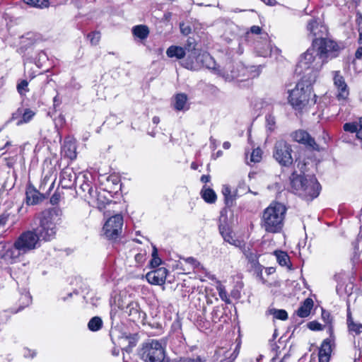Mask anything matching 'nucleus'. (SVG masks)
<instances>
[{
    "label": "nucleus",
    "mask_w": 362,
    "mask_h": 362,
    "mask_svg": "<svg viewBox=\"0 0 362 362\" xmlns=\"http://www.w3.org/2000/svg\"><path fill=\"white\" fill-rule=\"evenodd\" d=\"M315 82V76H303L295 88L288 90V103L296 110L301 111L310 104H315L316 95L313 94V84Z\"/></svg>",
    "instance_id": "1"
},
{
    "label": "nucleus",
    "mask_w": 362,
    "mask_h": 362,
    "mask_svg": "<svg viewBox=\"0 0 362 362\" xmlns=\"http://www.w3.org/2000/svg\"><path fill=\"white\" fill-rule=\"evenodd\" d=\"M62 211L57 207L45 210L37 216L39 226L34 228L39 240L50 241L57 233V226L62 222Z\"/></svg>",
    "instance_id": "2"
},
{
    "label": "nucleus",
    "mask_w": 362,
    "mask_h": 362,
    "mask_svg": "<svg viewBox=\"0 0 362 362\" xmlns=\"http://www.w3.org/2000/svg\"><path fill=\"white\" fill-rule=\"evenodd\" d=\"M290 191L306 201L317 197L321 186L314 175H302L293 172L290 177Z\"/></svg>",
    "instance_id": "3"
},
{
    "label": "nucleus",
    "mask_w": 362,
    "mask_h": 362,
    "mask_svg": "<svg viewBox=\"0 0 362 362\" xmlns=\"http://www.w3.org/2000/svg\"><path fill=\"white\" fill-rule=\"evenodd\" d=\"M286 213V206L279 202H273L267 207L262 215V226L268 233H278L284 226Z\"/></svg>",
    "instance_id": "4"
},
{
    "label": "nucleus",
    "mask_w": 362,
    "mask_h": 362,
    "mask_svg": "<svg viewBox=\"0 0 362 362\" xmlns=\"http://www.w3.org/2000/svg\"><path fill=\"white\" fill-rule=\"evenodd\" d=\"M325 64V62L312 43L311 47L301 54L297 70L300 69L299 73H304V76L307 77L315 76V81H316L318 73Z\"/></svg>",
    "instance_id": "5"
},
{
    "label": "nucleus",
    "mask_w": 362,
    "mask_h": 362,
    "mask_svg": "<svg viewBox=\"0 0 362 362\" xmlns=\"http://www.w3.org/2000/svg\"><path fill=\"white\" fill-rule=\"evenodd\" d=\"M313 44L325 64L337 58L344 49L343 45L326 37L315 38L313 40Z\"/></svg>",
    "instance_id": "6"
},
{
    "label": "nucleus",
    "mask_w": 362,
    "mask_h": 362,
    "mask_svg": "<svg viewBox=\"0 0 362 362\" xmlns=\"http://www.w3.org/2000/svg\"><path fill=\"white\" fill-rule=\"evenodd\" d=\"M139 355L145 362H163L165 358L164 348L159 341L149 339L143 344Z\"/></svg>",
    "instance_id": "7"
},
{
    "label": "nucleus",
    "mask_w": 362,
    "mask_h": 362,
    "mask_svg": "<svg viewBox=\"0 0 362 362\" xmlns=\"http://www.w3.org/2000/svg\"><path fill=\"white\" fill-rule=\"evenodd\" d=\"M80 182V189L84 193L83 196L88 199V202L98 208L105 206L106 204L104 197H103L100 192L96 189L93 188L92 181L90 180L87 175H80V179L78 180Z\"/></svg>",
    "instance_id": "8"
},
{
    "label": "nucleus",
    "mask_w": 362,
    "mask_h": 362,
    "mask_svg": "<svg viewBox=\"0 0 362 362\" xmlns=\"http://www.w3.org/2000/svg\"><path fill=\"white\" fill-rule=\"evenodd\" d=\"M291 152V146L281 139L275 144L273 156L281 166L288 167L293 162Z\"/></svg>",
    "instance_id": "9"
},
{
    "label": "nucleus",
    "mask_w": 362,
    "mask_h": 362,
    "mask_svg": "<svg viewBox=\"0 0 362 362\" xmlns=\"http://www.w3.org/2000/svg\"><path fill=\"white\" fill-rule=\"evenodd\" d=\"M123 226V217L116 214L109 218L103 226L104 234L107 238L115 240L118 238Z\"/></svg>",
    "instance_id": "10"
},
{
    "label": "nucleus",
    "mask_w": 362,
    "mask_h": 362,
    "mask_svg": "<svg viewBox=\"0 0 362 362\" xmlns=\"http://www.w3.org/2000/svg\"><path fill=\"white\" fill-rule=\"evenodd\" d=\"M28 253L40 247V240L34 230L22 233L15 240Z\"/></svg>",
    "instance_id": "11"
},
{
    "label": "nucleus",
    "mask_w": 362,
    "mask_h": 362,
    "mask_svg": "<svg viewBox=\"0 0 362 362\" xmlns=\"http://www.w3.org/2000/svg\"><path fill=\"white\" fill-rule=\"evenodd\" d=\"M262 42H257L255 43V49L257 54L260 57H267L272 54L278 55L281 50L277 47H272L270 42L268 40L267 33H264L262 37Z\"/></svg>",
    "instance_id": "12"
},
{
    "label": "nucleus",
    "mask_w": 362,
    "mask_h": 362,
    "mask_svg": "<svg viewBox=\"0 0 362 362\" xmlns=\"http://www.w3.org/2000/svg\"><path fill=\"white\" fill-rule=\"evenodd\" d=\"M330 336L325 339L319 349L318 358L319 362H329L332 352V347L334 345V336L332 328L329 327Z\"/></svg>",
    "instance_id": "13"
},
{
    "label": "nucleus",
    "mask_w": 362,
    "mask_h": 362,
    "mask_svg": "<svg viewBox=\"0 0 362 362\" xmlns=\"http://www.w3.org/2000/svg\"><path fill=\"white\" fill-rule=\"evenodd\" d=\"M244 254L248 261L250 269L257 277L262 279L263 267L259 262V255L255 251L245 250Z\"/></svg>",
    "instance_id": "14"
},
{
    "label": "nucleus",
    "mask_w": 362,
    "mask_h": 362,
    "mask_svg": "<svg viewBox=\"0 0 362 362\" xmlns=\"http://www.w3.org/2000/svg\"><path fill=\"white\" fill-rule=\"evenodd\" d=\"M80 179V175L76 176V173L71 168H65L60 173L59 183L62 188H71Z\"/></svg>",
    "instance_id": "15"
},
{
    "label": "nucleus",
    "mask_w": 362,
    "mask_h": 362,
    "mask_svg": "<svg viewBox=\"0 0 362 362\" xmlns=\"http://www.w3.org/2000/svg\"><path fill=\"white\" fill-rule=\"evenodd\" d=\"M334 85L337 88V98L339 100H345L348 98L349 91L348 86L345 82L344 77L340 74L339 71L332 72Z\"/></svg>",
    "instance_id": "16"
},
{
    "label": "nucleus",
    "mask_w": 362,
    "mask_h": 362,
    "mask_svg": "<svg viewBox=\"0 0 362 362\" xmlns=\"http://www.w3.org/2000/svg\"><path fill=\"white\" fill-rule=\"evenodd\" d=\"M185 52H188L187 58L182 62V66L187 69L192 70L195 68L194 59H195L199 54L195 49V43L193 39L189 38L185 45Z\"/></svg>",
    "instance_id": "17"
},
{
    "label": "nucleus",
    "mask_w": 362,
    "mask_h": 362,
    "mask_svg": "<svg viewBox=\"0 0 362 362\" xmlns=\"http://www.w3.org/2000/svg\"><path fill=\"white\" fill-rule=\"evenodd\" d=\"M168 271L165 267H160L148 272L146 275L147 281L153 285H163Z\"/></svg>",
    "instance_id": "18"
},
{
    "label": "nucleus",
    "mask_w": 362,
    "mask_h": 362,
    "mask_svg": "<svg viewBox=\"0 0 362 362\" xmlns=\"http://www.w3.org/2000/svg\"><path fill=\"white\" fill-rule=\"evenodd\" d=\"M219 232L225 242L234 245L237 247L242 248L245 246L243 241L240 240L235 238L233 235V231L227 224L220 223L218 226Z\"/></svg>",
    "instance_id": "19"
},
{
    "label": "nucleus",
    "mask_w": 362,
    "mask_h": 362,
    "mask_svg": "<svg viewBox=\"0 0 362 362\" xmlns=\"http://www.w3.org/2000/svg\"><path fill=\"white\" fill-rule=\"evenodd\" d=\"M25 254V252L16 241L13 244L9 243L8 249L7 251L6 263L14 264L20 262Z\"/></svg>",
    "instance_id": "20"
},
{
    "label": "nucleus",
    "mask_w": 362,
    "mask_h": 362,
    "mask_svg": "<svg viewBox=\"0 0 362 362\" xmlns=\"http://www.w3.org/2000/svg\"><path fill=\"white\" fill-rule=\"evenodd\" d=\"M76 141L75 137H64L62 146V151L64 156L71 160L76 158Z\"/></svg>",
    "instance_id": "21"
},
{
    "label": "nucleus",
    "mask_w": 362,
    "mask_h": 362,
    "mask_svg": "<svg viewBox=\"0 0 362 362\" xmlns=\"http://www.w3.org/2000/svg\"><path fill=\"white\" fill-rule=\"evenodd\" d=\"M238 345L236 346L235 349L233 352L225 347L218 349L215 353V357L216 360H219L220 362H233L238 355Z\"/></svg>",
    "instance_id": "22"
},
{
    "label": "nucleus",
    "mask_w": 362,
    "mask_h": 362,
    "mask_svg": "<svg viewBox=\"0 0 362 362\" xmlns=\"http://www.w3.org/2000/svg\"><path fill=\"white\" fill-rule=\"evenodd\" d=\"M26 203L28 205H35L42 202L46 197L39 192L33 185H28L25 192Z\"/></svg>",
    "instance_id": "23"
},
{
    "label": "nucleus",
    "mask_w": 362,
    "mask_h": 362,
    "mask_svg": "<svg viewBox=\"0 0 362 362\" xmlns=\"http://www.w3.org/2000/svg\"><path fill=\"white\" fill-rule=\"evenodd\" d=\"M308 30L312 34L315 38L324 37L327 34V28L325 26L318 23L317 21L312 19L308 22Z\"/></svg>",
    "instance_id": "24"
},
{
    "label": "nucleus",
    "mask_w": 362,
    "mask_h": 362,
    "mask_svg": "<svg viewBox=\"0 0 362 362\" xmlns=\"http://www.w3.org/2000/svg\"><path fill=\"white\" fill-rule=\"evenodd\" d=\"M343 129L345 132L351 134H356V136H362V117H358L357 119L346 122L344 124Z\"/></svg>",
    "instance_id": "25"
},
{
    "label": "nucleus",
    "mask_w": 362,
    "mask_h": 362,
    "mask_svg": "<svg viewBox=\"0 0 362 362\" xmlns=\"http://www.w3.org/2000/svg\"><path fill=\"white\" fill-rule=\"evenodd\" d=\"M313 307V300L308 298L300 305V306L296 311V315L300 317H306L310 313Z\"/></svg>",
    "instance_id": "26"
},
{
    "label": "nucleus",
    "mask_w": 362,
    "mask_h": 362,
    "mask_svg": "<svg viewBox=\"0 0 362 362\" xmlns=\"http://www.w3.org/2000/svg\"><path fill=\"white\" fill-rule=\"evenodd\" d=\"M166 54L169 58L182 59L185 57L186 52L185 49L182 47L171 45L167 49Z\"/></svg>",
    "instance_id": "27"
},
{
    "label": "nucleus",
    "mask_w": 362,
    "mask_h": 362,
    "mask_svg": "<svg viewBox=\"0 0 362 362\" xmlns=\"http://www.w3.org/2000/svg\"><path fill=\"white\" fill-rule=\"evenodd\" d=\"M196 62L202 63V64L207 69H215V61L212 57L207 52L199 54L195 58Z\"/></svg>",
    "instance_id": "28"
},
{
    "label": "nucleus",
    "mask_w": 362,
    "mask_h": 362,
    "mask_svg": "<svg viewBox=\"0 0 362 362\" xmlns=\"http://www.w3.org/2000/svg\"><path fill=\"white\" fill-rule=\"evenodd\" d=\"M187 96L185 93H178L175 96L173 107L177 111H185L189 109L187 105Z\"/></svg>",
    "instance_id": "29"
},
{
    "label": "nucleus",
    "mask_w": 362,
    "mask_h": 362,
    "mask_svg": "<svg viewBox=\"0 0 362 362\" xmlns=\"http://www.w3.org/2000/svg\"><path fill=\"white\" fill-rule=\"evenodd\" d=\"M274 255L276 258L277 262L282 267H286L289 270H292V264L290 261V257L286 252L276 251Z\"/></svg>",
    "instance_id": "30"
},
{
    "label": "nucleus",
    "mask_w": 362,
    "mask_h": 362,
    "mask_svg": "<svg viewBox=\"0 0 362 362\" xmlns=\"http://www.w3.org/2000/svg\"><path fill=\"white\" fill-rule=\"evenodd\" d=\"M222 194L224 197V202L226 206H231L237 196V192L232 193L230 186L225 185L222 187Z\"/></svg>",
    "instance_id": "31"
},
{
    "label": "nucleus",
    "mask_w": 362,
    "mask_h": 362,
    "mask_svg": "<svg viewBox=\"0 0 362 362\" xmlns=\"http://www.w3.org/2000/svg\"><path fill=\"white\" fill-rule=\"evenodd\" d=\"M200 194L202 198L208 204H214L216 201L217 196L216 192L209 187H204Z\"/></svg>",
    "instance_id": "32"
},
{
    "label": "nucleus",
    "mask_w": 362,
    "mask_h": 362,
    "mask_svg": "<svg viewBox=\"0 0 362 362\" xmlns=\"http://www.w3.org/2000/svg\"><path fill=\"white\" fill-rule=\"evenodd\" d=\"M296 141L300 144H303L309 150H320L313 137H299V139H296Z\"/></svg>",
    "instance_id": "33"
},
{
    "label": "nucleus",
    "mask_w": 362,
    "mask_h": 362,
    "mask_svg": "<svg viewBox=\"0 0 362 362\" xmlns=\"http://www.w3.org/2000/svg\"><path fill=\"white\" fill-rule=\"evenodd\" d=\"M347 325L350 332L354 333L356 335H358L362 333V324L354 322L349 312H348L347 314Z\"/></svg>",
    "instance_id": "34"
},
{
    "label": "nucleus",
    "mask_w": 362,
    "mask_h": 362,
    "mask_svg": "<svg viewBox=\"0 0 362 362\" xmlns=\"http://www.w3.org/2000/svg\"><path fill=\"white\" fill-rule=\"evenodd\" d=\"M132 33L136 37L141 40H144L148 37L149 30L147 26L140 25L134 26L132 29Z\"/></svg>",
    "instance_id": "35"
},
{
    "label": "nucleus",
    "mask_w": 362,
    "mask_h": 362,
    "mask_svg": "<svg viewBox=\"0 0 362 362\" xmlns=\"http://www.w3.org/2000/svg\"><path fill=\"white\" fill-rule=\"evenodd\" d=\"M28 6L37 8H45L49 6L48 0H23Z\"/></svg>",
    "instance_id": "36"
},
{
    "label": "nucleus",
    "mask_w": 362,
    "mask_h": 362,
    "mask_svg": "<svg viewBox=\"0 0 362 362\" xmlns=\"http://www.w3.org/2000/svg\"><path fill=\"white\" fill-rule=\"evenodd\" d=\"M103 321L99 317H92L88 323V329L92 332H96L101 329Z\"/></svg>",
    "instance_id": "37"
},
{
    "label": "nucleus",
    "mask_w": 362,
    "mask_h": 362,
    "mask_svg": "<svg viewBox=\"0 0 362 362\" xmlns=\"http://www.w3.org/2000/svg\"><path fill=\"white\" fill-rule=\"evenodd\" d=\"M127 312L134 319L139 318L140 315L139 304L136 302L129 303L127 307Z\"/></svg>",
    "instance_id": "38"
},
{
    "label": "nucleus",
    "mask_w": 362,
    "mask_h": 362,
    "mask_svg": "<svg viewBox=\"0 0 362 362\" xmlns=\"http://www.w3.org/2000/svg\"><path fill=\"white\" fill-rule=\"evenodd\" d=\"M35 112L29 108L23 109L22 118L17 122V124L20 125L23 123H27L30 122L35 116Z\"/></svg>",
    "instance_id": "39"
},
{
    "label": "nucleus",
    "mask_w": 362,
    "mask_h": 362,
    "mask_svg": "<svg viewBox=\"0 0 362 362\" xmlns=\"http://www.w3.org/2000/svg\"><path fill=\"white\" fill-rule=\"evenodd\" d=\"M266 128L269 134L274 132L276 128V118L272 114L266 115Z\"/></svg>",
    "instance_id": "40"
},
{
    "label": "nucleus",
    "mask_w": 362,
    "mask_h": 362,
    "mask_svg": "<svg viewBox=\"0 0 362 362\" xmlns=\"http://www.w3.org/2000/svg\"><path fill=\"white\" fill-rule=\"evenodd\" d=\"M268 312L270 315H272L274 318L278 320H286L288 318V313L285 310L272 308L269 309Z\"/></svg>",
    "instance_id": "41"
},
{
    "label": "nucleus",
    "mask_w": 362,
    "mask_h": 362,
    "mask_svg": "<svg viewBox=\"0 0 362 362\" xmlns=\"http://www.w3.org/2000/svg\"><path fill=\"white\" fill-rule=\"evenodd\" d=\"M262 151L259 147L253 148L250 153V163H259L262 160Z\"/></svg>",
    "instance_id": "42"
},
{
    "label": "nucleus",
    "mask_w": 362,
    "mask_h": 362,
    "mask_svg": "<svg viewBox=\"0 0 362 362\" xmlns=\"http://www.w3.org/2000/svg\"><path fill=\"white\" fill-rule=\"evenodd\" d=\"M162 263L161 259L158 255V250L156 246L153 247L152 259L150 262V265L153 268L158 267Z\"/></svg>",
    "instance_id": "43"
},
{
    "label": "nucleus",
    "mask_w": 362,
    "mask_h": 362,
    "mask_svg": "<svg viewBox=\"0 0 362 362\" xmlns=\"http://www.w3.org/2000/svg\"><path fill=\"white\" fill-rule=\"evenodd\" d=\"M9 243H6L4 241L0 242V259L4 260L6 262L7 261V251L8 249Z\"/></svg>",
    "instance_id": "44"
},
{
    "label": "nucleus",
    "mask_w": 362,
    "mask_h": 362,
    "mask_svg": "<svg viewBox=\"0 0 362 362\" xmlns=\"http://www.w3.org/2000/svg\"><path fill=\"white\" fill-rule=\"evenodd\" d=\"M28 86V82L26 80L21 81L17 85V90H18V93L21 95H25V93L29 91Z\"/></svg>",
    "instance_id": "45"
},
{
    "label": "nucleus",
    "mask_w": 362,
    "mask_h": 362,
    "mask_svg": "<svg viewBox=\"0 0 362 362\" xmlns=\"http://www.w3.org/2000/svg\"><path fill=\"white\" fill-rule=\"evenodd\" d=\"M294 165L296 166L298 169L302 173H305V171L308 170V163H307L305 160H301L300 158H296L294 163Z\"/></svg>",
    "instance_id": "46"
},
{
    "label": "nucleus",
    "mask_w": 362,
    "mask_h": 362,
    "mask_svg": "<svg viewBox=\"0 0 362 362\" xmlns=\"http://www.w3.org/2000/svg\"><path fill=\"white\" fill-rule=\"evenodd\" d=\"M21 300H22L23 305L21 306V308L18 310L15 311L14 313L18 312L19 310H22L23 308L28 306L31 303L32 298H31L29 292L25 291V293H23L21 296Z\"/></svg>",
    "instance_id": "47"
},
{
    "label": "nucleus",
    "mask_w": 362,
    "mask_h": 362,
    "mask_svg": "<svg viewBox=\"0 0 362 362\" xmlns=\"http://www.w3.org/2000/svg\"><path fill=\"white\" fill-rule=\"evenodd\" d=\"M218 289V296L220 297V298L224 301L226 303H230V300L229 299V298L228 297V293H227V291L225 289V288L223 286H218L217 288Z\"/></svg>",
    "instance_id": "48"
},
{
    "label": "nucleus",
    "mask_w": 362,
    "mask_h": 362,
    "mask_svg": "<svg viewBox=\"0 0 362 362\" xmlns=\"http://www.w3.org/2000/svg\"><path fill=\"white\" fill-rule=\"evenodd\" d=\"M88 38L90 39V43L93 45H96L100 39V33L94 31L88 35Z\"/></svg>",
    "instance_id": "49"
},
{
    "label": "nucleus",
    "mask_w": 362,
    "mask_h": 362,
    "mask_svg": "<svg viewBox=\"0 0 362 362\" xmlns=\"http://www.w3.org/2000/svg\"><path fill=\"white\" fill-rule=\"evenodd\" d=\"M173 362H202V361L199 356H197L195 358L181 357L175 359Z\"/></svg>",
    "instance_id": "50"
},
{
    "label": "nucleus",
    "mask_w": 362,
    "mask_h": 362,
    "mask_svg": "<svg viewBox=\"0 0 362 362\" xmlns=\"http://www.w3.org/2000/svg\"><path fill=\"white\" fill-rule=\"evenodd\" d=\"M356 22L358 26L359 38L358 43L362 44V15L361 13L357 14Z\"/></svg>",
    "instance_id": "51"
},
{
    "label": "nucleus",
    "mask_w": 362,
    "mask_h": 362,
    "mask_svg": "<svg viewBox=\"0 0 362 362\" xmlns=\"http://www.w3.org/2000/svg\"><path fill=\"white\" fill-rule=\"evenodd\" d=\"M10 216L11 213L7 211L0 215V227H4L6 224Z\"/></svg>",
    "instance_id": "52"
},
{
    "label": "nucleus",
    "mask_w": 362,
    "mask_h": 362,
    "mask_svg": "<svg viewBox=\"0 0 362 362\" xmlns=\"http://www.w3.org/2000/svg\"><path fill=\"white\" fill-rule=\"evenodd\" d=\"M180 28L181 33L185 35H189L192 31L191 26L185 23H180Z\"/></svg>",
    "instance_id": "53"
},
{
    "label": "nucleus",
    "mask_w": 362,
    "mask_h": 362,
    "mask_svg": "<svg viewBox=\"0 0 362 362\" xmlns=\"http://www.w3.org/2000/svg\"><path fill=\"white\" fill-rule=\"evenodd\" d=\"M308 327L310 329V330H313V331H318V330H322V326L321 324H320L319 322H315V321H312V322H310L308 324Z\"/></svg>",
    "instance_id": "54"
},
{
    "label": "nucleus",
    "mask_w": 362,
    "mask_h": 362,
    "mask_svg": "<svg viewBox=\"0 0 362 362\" xmlns=\"http://www.w3.org/2000/svg\"><path fill=\"white\" fill-rule=\"evenodd\" d=\"M223 77L226 78V80L230 81V80H233L235 78H238L239 74L237 72L234 71L233 70H231L230 73L229 74L227 70V71H226V73L224 74Z\"/></svg>",
    "instance_id": "55"
},
{
    "label": "nucleus",
    "mask_w": 362,
    "mask_h": 362,
    "mask_svg": "<svg viewBox=\"0 0 362 362\" xmlns=\"http://www.w3.org/2000/svg\"><path fill=\"white\" fill-rule=\"evenodd\" d=\"M185 262L191 264L194 268H198L200 266V263L194 257H187L185 259Z\"/></svg>",
    "instance_id": "56"
},
{
    "label": "nucleus",
    "mask_w": 362,
    "mask_h": 362,
    "mask_svg": "<svg viewBox=\"0 0 362 362\" xmlns=\"http://www.w3.org/2000/svg\"><path fill=\"white\" fill-rule=\"evenodd\" d=\"M23 108H18L16 112L12 114L11 120H16L18 118H22Z\"/></svg>",
    "instance_id": "57"
},
{
    "label": "nucleus",
    "mask_w": 362,
    "mask_h": 362,
    "mask_svg": "<svg viewBox=\"0 0 362 362\" xmlns=\"http://www.w3.org/2000/svg\"><path fill=\"white\" fill-rule=\"evenodd\" d=\"M250 33L256 35H262V37L264 33H262V28L258 25H253L250 28Z\"/></svg>",
    "instance_id": "58"
},
{
    "label": "nucleus",
    "mask_w": 362,
    "mask_h": 362,
    "mask_svg": "<svg viewBox=\"0 0 362 362\" xmlns=\"http://www.w3.org/2000/svg\"><path fill=\"white\" fill-rule=\"evenodd\" d=\"M36 355V353L35 351H32L28 349H24L23 350V356L25 358H33Z\"/></svg>",
    "instance_id": "59"
},
{
    "label": "nucleus",
    "mask_w": 362,
    "mask_h": 362,
    "mask_svg": "<svg viewBox=\"0 0 362 362\" xmlns=\"http://www.w3.org/2000/svg\"><path fill=\"white\" fill-rule=\"evenodd\" d=\"M59 200V195L54 193L50 198V202L52 204H56Z\"/></svg>",
    "instance_id": "60"
},
{
    "label": "nucleus",
    "mask_w": 362,
    "mask_h": 362,
    "mask_svg": "<svg viewBox=\"0 0 362 362\" xmlns=\"http://www.w3.org/2000/svg\"><path fill=\"white\" fill-rule=\"evenodd\" d=\"M355 57L356 59H362V46L361 47H359L357 50L356 51V53H355Z\"/></svg>",
    "instance_id": "61"
},
{
    "label": "nucleus",
    "mask_w": 362,
    "mask_h": 362,
    "mask_svg": "<svg viewBox=\"0 0 362 362\" xmlns=\"http://www.w3.org/2000/svg\"><path fill=\"white\" fill-rule=\"evenodd\" d=\"M210 175H203L201 177V181L204 183L209 182L210 181Z\"/></svg>",
    "instance_id": "62"
},
{
    "label": "nucleus",
    "mask_w": 362,
    "mask_h": 362,
    "mask_svg": "<svg viewBox=\"0 0 362 362\" xmlns=\"http://www.w3.org/2000/svg\"><path fill=\"white\" fill-rule=\"evenodd\" d=\"M129 339V346L130 348H132V347L135 346H136V339L134 337H130Z\"/></svg>",
    "instance_id": "63"
},
{
    "label": "nucleus",
    "mask_w": 362,
    "mask_h": 362,
    "mask_svg": "<svg viewBox=\"0 0 362 362\" xmlns=\"http://www.w3.org/2000/svg\"><path fill=\"white\" fill-rule=\"evenodd\" d=\"M296 136H310L308 133H307L306 132L303 131V130H300L298 132H296Z\"/></svg>",
    "instance_id": "64"
}]
</instances>
